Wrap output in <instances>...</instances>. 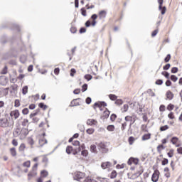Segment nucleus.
Listing matches in <instances>:
<instances>
[{
    "label": "nucleus",
    "instance_id": "49",
    "mask_svg": "<svg viewBox=\"0 0 182 182\" xmlns=\"http://www.w3.org/2000/svg\"><path fill=\"white\" fill-rule=\"evenodd\" d=\"M26 146H25V144L22 143L20 146L18 147L19 151H23L26 149Z\"/></svg>",
    "mask_w": 182,
    "mask_h": 182
},
{
    "label": "nucleus",
    "instance_id": "2",
    "mask_svg": "<svg viewBox=\"0 0 182 182\" xmlns=\"http://www.w3.org/2000/svg\"><path fill=\"white\" fill-rule=\"evenodd\" d=\"M0 127H3V129H5L6 127H11V123L8 118H0Z\"/></svg>",
    "mask_w": 182,
    "mask_h": 182
},
{
    "label": "nucleus",
    "instance_id": "44",
    "mask_svg": "<svg viewBox=\"0 0 182 182\" xmlns=\"http://www.w3.org/2000/svg\"><path fill=\"white\" fill-rule=\"evenodd\" d=\"M162 166H167L168 164V159L167 158H163V160L161 161Z\"/></svg>",
    "mask_w": 182,
    "mask_h": 182
},
{
    "label": "nucleus",
    "instance_id": "55",
    "mask_svg": "<svg viewBox=\"0 0 182 182\" xmlns=\"http://www.w3.org/2000/svg\"><path fill=\"white\" fill-rule=\"evenodd\" d=\"M19 106H21V101L19 100H15L14 107H19Z\"/></svg>",
    "mask_w": 182,
    "mask_h": 182
},
{
    "label": "nucleus",
    "instance_id": "35",
    "mask_svg": "<svg viewBox=\"0 0 182 182\" xmlns=\"http://www.w3.org/2000/svg\"><path fill=\"white\" fill-rule=\"evenodd\" d=\"M115 105L117 106H122V105H123V100L117 98L115 100Z\"/></svg>",
    "mask_w": 182,
    "mask_h": 182
},
{
    "label": "nucleus",
    "instance_id": "26",
    "mask_svg": "<svg viewBox=\"0 0 182 182\" xmlns=\"http://www.w3.org/2000/svg\"><path fill=\"white\" fill-rule=\"evenodd\" d=\"M38 107H40V109H43V110H46L48 109V105H45L43 102H40L38 104Z\"/></svg>",
    "mask_w": 182,
    "mask_h": 182
},
{
    "label": "nucleus",
    "instance_id": "19",
    "mask_svg": "<svg viewBox=\"0 0 182 182\" xmlns=\"http://www.w3.org/2000/svg\"><path fill=\"white\" fill-rule=\"evenodd\" d=\"M11 29L12 31H17V32H21V28L19 27V25L15 23L11 25Z\"/></svg>",
    "mask_w": 182,
    "mask_h": 182
},
{
    "label": "nucleus",
    "instance_id": "6",
    "mask_svg": "<svg viewBox=\"0 0 182 182\" xmlns=\"http://www.w3.org/2000/svg\"><path fill=\"white\" fill-rule=\"evenodd\" d=\"M85 176H86V174L83 172H77L75 174V176L73 177V178L76 181H80V180H82V178H85Z\"/></svg>",
    "mask_w": 182,
    "mask_h": 182
},
{
    "label": "nucleus",
    "instance_id": "36",
    "mask_svg": "<svg viewBox=\"0 0 182 182\" xmlns=\"http://www.w3.org/2000/svg\"><path fill=\"white\" fill-rule=\"evenodd\" d=\"M171 59V54H167V55L164 58L165 63H168V62H170Z\"/></svg>",
    "mask_w": 182,
    "mask_h": 182
},
{
    "label": "nucleus",
    "instance_id": "51",
    "mask_svg": "<svg viewBox=\"0 0 182 182\" xmlns=\"http://www.w3.org/2000/svg\"><path fill=\"white\" fill-rule=\"evenodd\" d=\"M167 110H168L169 112H171V110H174V105L173 104H169L168 106H167Z\"/></svg>",
    "mask_w": 182,
    "mask_h": 182
},
{
    "label": "nucleus",
    "instance_id": "31",
    "mask_svg": "<svg viewBox=\"0 0 182 182\" xmlns=\"http://www.w3.org/2000/svg\"><path fill=\"white\" fill-rule=\"evenodd\" d=\"M108 96L110 100H112L113 102H114V100L116 101L117 99V96L114 94H109Z\"/></svg>",
    "mask_w": 182,
    "mask_h": 182
},
{
    "label": "nucleus",
    "instance_id": "56",
    "mask_svg": "<svg viewBox=\"0 0 182 182\" xmlns=\"http://www.w3.org/2000/svg\"><path fill=\"white\" fill-rule=\"evenodd\" d=\"M0 43L5 45L6 43V37L4 36L0 38Z\"/></svg>",
    "mask_w": 182,
    "mask_h": 182
},
{
    "label": "nucleus",
    "instance_id": "30",
    "mask_svg": "<svg viewBox=\"0 0 182 182\" xmlns=\"http://www.w3.org/2000/svg\"><path fill=\"white\" fill-rule=\"evenodd\" d=\"M109 177L112 179L116 178V177H117V172L115 170L112 171Z\"/></svg>",
    "mask_w": 182,
    "mask_h": 182
},
{
    "label": "nucleus",
    "instance_id": "61",
    "mask_svg": "<svg viewBox=\"0 0 182 182\" xmlns=\"http://www.w3.org/2000/svg\"><path fill=\"white\" fill-rule=\"evenodd\" d=\"M165 85L167 87H169V86H171L173 85V82H171V80H170V78L168 79V80L166 81Z\"/></svg>",
    "mask_w": 182,
    "mask_h": 182
},
{
    "label": "nucleus",
    "instance_id": "8",
    "mask_svg": "<svg viewBox=\"0 0 182 182\" xmlns=\"http://www.w3.org/2000/svg\"><path fill=\"white\" fill-rule=\"evenodd\" d=\"M139 158L130 157L127 161V164L128 166H132V164H135V166H137V164H139Z\"/></svg>",
    "mask_w": 182,
    "mask_h": 182
},
{
    "label": "nucleus",
    "instance_id": "25",
    "mask_svg": "<svg viewBox=\"0 0 182 182\" xmlns=\"http://www.w3.org/2000/svg\"><path fill=\"white\" fill-rule=\"evenodd\" d=\"M165 149H166V146H164V144H159L157 146V151H158V153L161 154V150H164Z\"/></svg>",
    "mask_w": 182,
    "mask_h": 182
},
{
    "label": "nucleus",
    "instance_id": "59",
    "mask_svg": "<svg viewBox=\"0 0 182 182\" xmlns=\"http://www.w3.org/2000/svg\"><path fill=\"white\" fill-rule=\"evenodd\" d=\"M117 118V115H116V114H112L110 116L111 122H114V120H116Z\"/></svg>",
    "mask_w": 182,
    "mask_h": 182
},
{
    "label": "nucleus",
    "instance_id": "27",
    "mask_svg": "<svg viewBox=\"0 0 182 182\" xmlns=\"http://www.w3.org/2000/svg\"><path fill=\"white\" fill-rule=\"evenodd\" d=\"M41 177L46 178L48 177V176H49V173L46 170H43L41 171Z\"/></svg>",
    "mask_w": 182,
    "mask_h": 182
},
{
    "label": "nucleus",
    "instance_id": "34",
    "mask_svg": "<svg viewBox=\"0 0 182 182\" xmlns=\"http://www.w3.org/2000/svg\"><path fill=\"white\" fill-rule=\"evenodd\" d=\"M107 13L105 10H102L101 11L99 12V15L100 18H106V14Z\"/></svg>",
    "mask_w": 182,
    "mask_h": 182
},
{
    "label": "nucleus",
    "instance_id": "12",
    "mask_svg": "<svg viewBox=\"0 0 182 182\" xmlns=\"http://www.w3.org/2000/svg\"><path fill=\"white\" fill-rule=\"evenodd\" d=\"M87 124L88 126H96V124H97V121L94 119H89L87 120Z\"/></svg>",
    "mask_w": 182,
    "mask_h": 182
},
{
    "label": "nucleus",
    "instance_id": "41",
    "mask_svg": "<svg viewBox=\"0 0 182 182\" xmlns=\"http://www.w3.org/2000/svg\"><path fill=\"white\" fill-rule=\"evenodd\" d=\"M167 156L171 159L174 156V149H170V151L167 153Z\"/></svg>",
    "mask_w": 182,
    "mask_h": 182
},
{
    "label": "nucleus",
    "instance_id": "37",
    "mask_svg": "<svg viewBox=\"0 0 182 182\" xmlns=\"http://www.w3.org/2000/svg\"><path fill=\"white\" fill-rule=\"evenodd\" d=\"M134 136H129L128 138V143L130 146H132L134 143Z\"/></svg>",
    "mask_w": 182,
    "mask_h": 182
},
{
    "label": "nucleus",
    "instance_id": "16",
    "mask_svg": "<svg viewBox=\"0 0 182 182\" xmlns=\"http://www.w3.org/2000/svg\"><path fill=\"white\" fill-rule=\"evenodd\" d=\"M90 151H91V153L97 154V146H96L95 144H92L90 147Z\"/></svg>",
    "mask_w": 182,
    "mask_h": 182
},
{
    "label": "nucleus",
    "instance_id": "62",
    "mask_svg": "<svg viewBox=\"0 0 182 182\" xmlns=\"http://www.w3.org/2000/svg\"><path fill=\"white\" fill-rule=\"evenodd\" d=\"M85 103L87 105H90L92 103V98L90 97H87L86 99H85Z\"/></svg>",
    "mask_w": 182,
    "mask_h": 182
},
{
    "label": "nucleus",
    "instance_id": "54",
    "mask_svg": "<svg viewBox=\"0 0 182 182\" xmlns=\"http://www.w3.org/2000/svg\"><path fill=\"white\" fill-rule=\"evenodd\" d=\"M170 68H171V65L170 63H167L165 65H164L163 70H168V69H170Z\"/></svg>",
    "mask_w": 182,
    "mask_h": 182
},
{
    "label": "nucleus",
    "instance_id": "10",
    "mask_svg": "<svg viewBox=\"0 0 182 182\" xmlns=\"http://www.w3.org/2000/svg\"><path fill=\"white\" fill-rule=\"evenodd\" d=\"M79 100H82L80 98H76L71 101L69 107H74V106H80V104L79 103Z\"/></svg>",
    "mask_w": 182,
    "mask_h": 182
},
{
    "label": "nucleus",
    "instance_id": "39",
    "mask_svg": "<svg viewBox=\"0 0 182 182\" xmlns=\"http://www.w3.org/2000/svg\"><path fill=\"white\" fill-rule=\"evenodd\" d=\"M169 127L168 125H164V126H161L159 128L160 132H166V130H168Z\"/></svg>",
    "mask_w": 182,
    "mask_h": 182
},
{
    "label": "nucleus",
    "instance_id": "5",
    "mask_svg": "<svg viewBox=\"0 0 182 182\" xmlns=\"http://www.w3.org/2000/svg\"><path fill=\"white\" fill-rule=\"evenodd\" d=\"M163 2H164V0H158L159 10L161 11V15H164L166 11V6H163Z\"/></svg>",
    "mask_w": 182,
    "mask_h": 182
},
{
    "label": "nucleus",
    "instance_id": "33",
    "mask_svg": "<svg viewBox=\"0 0 182 182\" xmlns=\"http://www.w3.org/2000/svg\"><path fill=\"white\" fill-rule=\"evenodd\" d=\"M84 79H85L86 80H87V82L92 80V79H93V76H92V75L90 74H87L84 76Z\"/></svg>",
    "mask_w": 182,
    "mask_h": 182
},
{
    "label": "nucleus",
    "instance_id": "45",
    "mask_svg": "<svg viewBox=\"0 0 182 182\" xmlns=\"http://www.w3.org/2000/svg\"><path fill=\"white\" fill-rule=\"evenodd\" d=\"M89 154V151H87V150L84 149L81 151V156H83V157H87Z\"/></svg>",
    "mask_w": 182,
    "mask_h": 182
},
{
    "label": "nucleus",
    "instance_id": "57",
    "mask_svg": "<svg viewBox=\"0 0 182 182\" xmlns=\"http://www.w3.org/2000/svg\"><path fill=\"white\" fill-rule=\"evenodd\" d=\"M28 123H29V120L28 119H24L23 120V122H21V126L25 127L26 126V124H28Z\"/></svg>",
    "mask_w": 182,
    "mask_h": 182
},
{
    "label": "nucleus",
    "instance_id": "18",
    "mask_svg": "<svg viewBox=\"0 0 182 182\" xmlns=\"http://www.w3.org/2000/svg\"><path fill=\"white\" fill-rule=\"evenodd\" d=\"M21 134L26 137L29 134V130L27 128H22L21 130Z\"/></svg>",
    "mask_w": 182,
    "mask_h": 182
},
{
    "label": "nucleus",
    "instance_id": "23",
    "mask_svg": "<svg viewBox=\"0 0 182 182\" xmlns=\"http://www.w3.org/2000/svg\"><path fill=\"white\" fill-rule=\"evenodd\" d=\"M65 151H66L67 154H72V151H73V146H67Z\"/></svg>",
    "mask_w": 182,
    "mask_h": 182
},
{
    "label": "nucleus",
    "instance_id": "58",
    "mask_svg": "<svg viewBox=\"0 0 182 182\" xmlns=\"http://www.w3.org/2000/svg\"><path fill=\"white\" fill-rule=\"evenodd\" d=\"M82 92L84 93V92H86L87 90V84L85 83L82 85Z\"/></svg>",
    "mask_w": 182,
    "mask_h": 182
},
{
    "label": "nucleus",
    "instance_id": "14",
    "mask_svg": "<svg viewBox=\"0 0 182 182\" xmlns=\"http://www.w3.org/2000/svg\"><path fill=\"white\" fill-rule=\"evenodd\" d=\"M101 167L104 170H106V168L112 167V163H110L109 161L104 162L101 164Z\"/></svg>",
    "mask_w": 182,
    "mask_h": 182
},
{
    "label": "nucleus",
    "instance_id": "22",
    "mask_svg": "<svg viewBox=\"0 0 182 182\" xmlns=\"http://www.w3.org/2000/svg\"><path fill=\"white\" fill-rule=\"evenodd\" d=\"M20 132H21V129L19 128H17L16 130H14L13 132L14 137H18V136H20L21 135Z\"/></svg>",
    "mask_w": 182,
    "mask_h": 182
},
{
    "label": "nucleus",
    "instance_id": "64",
    "mask_svg": "<svg viewBox=\"0 0 182 182\" xmlns=\"http://www.w3.org/2000/svg\"><path fill=\"white\" fill-rule=\"evenodd\" d=\"M80 33H86V27H81L79 30Z\"/></svg>",
    "mask_w": 182,
    "mask_h": 182
},
{
    "label": "nucleus",
    "instance_id": "46",
    "mask_svg": "<svg viewBox=\"0 0 182 182\" xmlns=\"http://www.w3.org/2000/svg\"><path fill=\"white\" fill-rule=\"evenodd\" d=\"M26 93H28V85H25L24 87H23L22 88V94L23 95H26Z\"/></svg>",
    "mask_w": 182,
    "mask_h": 182
},
{
    "label": "nucleus",
    "instance_id": "3",
    "mask_svg": "<svg viewBox=\"0 0 182 182\" xmlns=\"http://www.w3.org/2000/svg\"><path fill=\"white\" fill-rule=\"evenodd\" d=\"M106 106H107V103H106V102L99 101V102H95L93 105V109H96V107H98L100 110L102 112L103 110V108L102 107H106Z\"/></svg>",
    "mask_w": 182,
    "mask_h": 182
},
{
    "label": "nucleus",
    "instance_id": "48",
    "mask_svg": "<svg viewBox=\"0 0 182 182\" xmlns=\"http://www.w3.org/2000/svg\"><path fill=\"white\" fill-rule=\"evenodd\" d=\"M1 73V75H6V73H8V66L5 65Z\"/></svg>",
    "mask_w": 182,
    "mask_h": 182
},
{
    "label": "nucleus",
    "instance_id": "42",
    "mask_svg": "<svg viewBox=\"0 0 182 182\" xmlns=\"http://www.w3.org/2000/svg\"><path fill=\"white\" fill-rule=\"evenodd\" d=\"M107 130H108V132H114V125H108L107 127Z\"/></svg>",
    "mask_w": 182,
    "mask_h": 182
},
{
    "label": "nucleus",
    "instance_id": "32",
    "mask_svg": "<svg viewBox=\"0 0 182 182\" xmlns=\"http://www.w3.org/2000/svg\"><path fill=\"white\" fill-rule=\"evenodd\" d=\"M10 153L13 157H15V156H16V149H15V147L10 149Z\"/></svg>",
    "mask_w": 182,
    "mask_h": 182
},
{
    "label": "nucleus",
    "instance_id": "7",
    "mask_svg": "<svg viewBox=\"0 0 182 182\" xmlns=\"http://www.w3.org/2000/svg\"><path fill=\"white\" fill-rule=\"evenodd\" d=\"M20 114L21 113L19 112L18 109H15L10 112V117H11V120H13L14 119L16 120V119L19 117Z\"/></svg>",
    "mask_w": 182,
    "mask_h": 182
},
{
    "label": "nucleus",
    "instance_id": "17",
    "mask_svg": "<svg viewBox=\"0 0 182 182\" xmlns=\"http://www.w3.org/2000/svg\"><path fill=\"white\" fill-rule=\"evenodd\" d=\"M38 176V172L35 169H31L28 173V177H35Z\"/></svg>",
    "mask_w": 182,
    "mask_h": 182
},
{
    "label": "nucleus",
    "instance_id": "53",
    "mask_svg": "<svg viewBox=\"0 0 182 182\" xmlns=\"http://www.w3.org/2000/svg\"><path fill=\"white\" fill-rule=\"evenodd\" d=\"M28 144H30L31 146H33L35 144V141H33V139L32 137H29L28 139Z\"/></svg>",
    "mask_w": 182,
    "mask_h": 182
},
{
    "label": "nucleus",
    "instance_id": "43",
    "mask_svg": "<svg viewBox=\"0 0 182 182\" xmlns=\"http://www.w3.org/2000/svg\"><path fill=\"white\" fill-rule=\"evenodd\" d=\"M23 167H27L28 168H29V167H31V161L23 162Z\"/></svg>",
    "mask_w": 182,
    "mask_h": 182
},
{
    "label": "nucleus",
    "instance_id": "21",
    "mask_svg": "<svg viewBox=\"0 0 182 182\" xmlns=\"http://www.w3.org/2000/svg\"><path fill=\"white\" fill-rule=\"evenodd\" d=\"M40 112L41 109H36L33 113L30 114V119H32V117H35V116H38Z\"/></svg>",
    "mask_w": 182,
    "mask_h": 182
},
{
    "label": "nucleus",
    "instance_id": "47",
    "mask_svg": "<svg viewBox=\"0 0 182 182\" xmlns=\"http://www.w3.org/2000/svg\"><path fill=\"white\" fill-rule=\"evenodd\" d=\"M86 133H87V134H93V133H95V129H93V128H88L86 130Z\"/></svg>",
    "mask_w": 182,
    "mask_h": 182
},
{
    "label": "nucleus",
    "instance_id": "38",
    "mask_svg": "<svg viewBox=\"0 0 182 182\" xmlns=\"http://www.w3.org/2000/svg\"><path fill=\"white\" fill-rule=\"evenodd\" d=\"M81 15H82V16H87V13L86 11V8L82 7L81 9Z\"/></svg>",
    "mask_w": 182,
    "mask_h": 182
},
{
    "label": "nucleus",
    "instance_id": "4",
    "mask_svg": "<svg viewBox=\"0 0 182 182\" xmlns=\"http://www.w3.org/2000/svg\"><path fill=\"white\" fill-rule=\"evenodd\" d=\"M159 178H160V171L158 169H156L151 176V181L157 182L159 181Z\"/></svg>",
    "mask_w": 182,
    "mask_h": 182
},
{
    "label": "nucleus",
    "instance_id": "24",
    "mask_svg": "<svg viewBox=\"0 0 182 182\" xmlns=\"http://www.w3.org/2000/svg\"><path fill=\"white\" fill-rule=\"evenodd\" d=\"M171 143L173 144V145L177 144V143H178V137L177 136H173L171 139Z\"/></svg>",
    "mask_w": 182,
    "mask_h": 182
},
{
    "label": "nucleus",
    "instance_id": "1",
    "mask_svg": "<svg viewBox=\"0 0 182 182\" xmlns=\"http://www.w3.org/2000/svg\"><path fill=\"white\" fill-rule=\"evenodd\" d=\"M144 172V169L143 168V166H139V170L135 173H133L131 177H129V180H136V178L140 177Z\"/></svg>",
    "mask_w": 182,
    "mask_h": 182
},
{
    "label": "nucleus",
    "instance_id": "52",
    "mask_svg": "<svg viewBox=\"0 0 182 182\" xmlns=\"http://www.w3.org/2000/svg\"><path fill=\"white\" fill-rule=\"evenodd\" d=\"M164 83L163 80L161 79H158L156 80V81L155 82V85H157L158 86H161V85Z\"/></svg>",
    "mask_w": 182,
    "mask_h": 182
},
{
    "label": "nucleus",
    "instance_id": "11",
    "mask_svg": "<svg viewBox=\"0 0 182 182\" xmlns=\"http://www.w3.org/2000/svg\"><path fill=\"white\" fill-rule=\"evenodd\" d=\"M109 116H110V111H109V109L105 108V111L101 116V119L102 120H106V119H109Z\"/></svg>",
    "mask_w": 182,
    "mask_h": 182
},
{
    "label": "nucleus",
    "instance_id": "50",
    "mask_svg": "<svg viewBox=\"0 0 182 182\" xmlns=\"http://www.w3.org/2000/svg\"><path fill=\"white\" fill-rule=\"evenodd\" d=\"M177 72H178V68H177V67H173L171 69V73L173 74H176V73H177Z\"/></svg>",
    "mask_w": 182,
    "mask_h": 182
},
{
    "label": "nucleus",
    "instance_id": "60",
    "mask_svg": "<svg viewBox=\"0 0 182 182\" xmlns=\"http://www.w3.org/2000/svg\"><path fill=\"white\" fill-rule=\"evenodd\" d=\"M122 110H123L122 111L123 112H127V110H129V105L127 104L124 105L122 107Z\"/></svg>",
    "mask_w": 182,
    "mask_h": 182
},
{
    "label": "nucleus",
    "instance_id": "28",
    "mask_svg": "<svg viewBox=\"0 0 182 182\" xmlns=\"http://www.w3.org/2000/svg\"><path fill=\"white\" fill-rule=\"evenodd\" d=\"M161 75H162V76H164V77H166V79H170V73H168L167 71H163V72H161Z\"/></svg>",
    "mask_w": 182,
    "mask_h": 182
},
{
    "label": "nucleus",
    "instance_id": "15",
    "mask_svg": "<svg viewBox=\"0 0 182 182\" xmlns=\"http://www.w3.org/2000/svg\"><path fill=\"white\" fill-rule=\"evenodd\" d=\"M38 143H39L41 147H43V146H45V144H46L48 143V139H46L45 137H43L39 139Z\"/></svg>",
    "mask_w": 182,
    "mask_h": 182
},
{
    "label": "nucleus",
    "instance_id": "9",
    "mask_svg": "<svg viewBox=\"0 0 182 182\" xmlns=\"http://www.w3.org/2000/svg\"><path fill=\"white\" fill-rule=\"evenodd\" d=\"M96 144L97 145V147L102 149V153H107L109 151V149L106 147V144H105V143L100 142L99 144L96 143Z\"/></svg>",
    "mask_w": 182,
    "mask_h": 182
},
{
    "label": "nucleus",
    "instance_id": "13",
    "mask_svg": "<svg viewBox=\"0 0 182 182\" xmlns=\"http://www.w3.org/2000/svg\"><path fill=\"white\" fill-rule=\"evenodd\" d=\"M166 99L168 100H173V98L174 97V94L171 90H168L166 93Z\"/></svg>",
    "mask_w": 182,
    "mask_h": 182
},
{
    "label": "nucleus",
    "instance_id": "40",
    "mask_svg": "<svg viewBox=\"0 0 182 182\" xmlns=\"http://www.w3.org/2000/svg\"><path fill=\"white\" fill-rule=\"evenodd\" d=\"M170 79L172 82H177V80H178V77L177 76H176L175 75H171L170 77Z\"/></svg>",
    "mask_w": 182,
    "mask_h": 182
},
{
    "label": "nucleus",
    "instance_id": "29",
    "mask_svg": "<svg viewBox=\"0 0 182 182\" xmlns=\"http://www.w3.org/2000/svg\"><path fill=\"white\" fill-rule=\"evenodd\" d=\"M20 62L21 63H26V55H22L20 56Z\"/></svg>",
    "mask_w": 182,
    "mask_h": 182
},
{
    "label": "nucleus",
    "instance_id": "63",
    "mask_svg": "<svg viewBox=\"0 0 182 182\" xmlns=\"http://www.w3.org/2000/svg\"><path fill=\"white\" fill-rule=\"evenodd\" d=\"M22 113H23V114H24V115L28 114L29 113V109H28V108H23V109H22Z\"/></svg>",
    "mask_w": 182,
    "mask_h": 182
},
{
    "label": "nucleus",
    "instance_id": "20",
    "mask_svg": "<svg viewBox=\"0 0 182 182\" xmlns=\"http://www.w3.org/2000/svg\"><path fill=\"white\" fill-rule=\"evenodd\" d=\"M151 138V134L150 133H148V134H144L143 136H142V140L143 141H146V140H149V139Z\"/></svg>",
    "mask_w": 182,
    "mask_h": 182
}]
</instances>
